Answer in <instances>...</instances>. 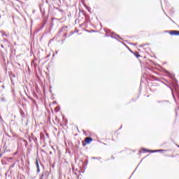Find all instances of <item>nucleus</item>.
Returning a JSON list of instances; mask_svg holds the SVG:
<instances>
[{
  "label": "nucleus",
  "instance_id": "f257e3e1",
  "mask_svg": "<svg viewBox=\"0 0 179 179\" xmlns=\"http://www.w3.org/2000/svg\"><path fill=\"white\" fill-rule=\"evenodd\" d=\"M144 152H150V153H157L159 152H166V150H146L145 148L143 149Z\"/></svg>",
  "mask_w": 179,
  "mask_h": 179
},
{
  "label": "nucleus",
  "instance_id": "39448f33",
  "mask_svg": "<svg viewBox=\"0 0 179 179\" xmlns=\"http://www.w3.org/2000/svg\"><path fill=\"white\" fill-rule=\"evenodd\" d=\"M136 58H139L141 57V55H136Z\"/></svg>",
  "mask_w": 179,
  "mask_h": 179
},
{
  "label": "nucleus",
  "instance_id": "423d86ee",
  "mask_svg": "<svg viewBox=\"0 0 179 179\" xmlns=\"http://www.w3.org/2000/svg\"><path fill=\"white\" fill-rule=\"evenodd\" d=\"M0 157H1V155H0Z\"/></svg>",
  "mask_w": 179,
  "mask_h": 179
},
{
  "label": "nucleus",
  "instance_id": "0eeeda50",
  "mask_svg": "<svg viewBox=\"0 0 179 179\" xmlns=\"http://www.w3.org/2000/svg\"><path fill=\"white\" fill-rule=\"evenodd\" d=\"M178 148H179V146H178Z\"/></svg>",
  "mask_w": 179,
  "mask_h": 179
},
{
  "label": "nucleus",
  "instance_id": "f03ea898",
  "mask_svg": "<svg viewBox=\"0 0 179 179\" xmlns=\"http://www.w3.org/2000/svg\"><path fill=\"white\" fill-rule=\"evenodd\" d=\"M93 141V139L90 137H87L85 139V143H90V142H92Z\"/></svg>",
  "mask_w": 179,
  "mask_h": 179
},
{
  "label": "nucleus",
  "instance_id": "20e7f679",
  "mask_svg": "<svg viewBox=\"0 0 179 179\" xmlns=\"http://www.w3.org/2000/svg\"><path fill=\"white\" fill-rule=\"evenodd\" d=\"M36 167H37V171H40V165L38 164V160H36Z\"/></svg>",
  "mask_w": 179,
  "mask_h": 179
},
{
  "label": "nucleus",
  "instance_id": "7ed1b4c3",
  "mask_svg": "<svg viewBox=\"0 0 179 179\" xmlns=\"http://www.w3.org/2000/svg\"><path fill=\"white\" fill-rule=\"evenodd\" d=\"M172 36H179V31H171Z\"/></svg>",
  "mask_w": 179,
  "mask_h": 179
}]
</instances>
